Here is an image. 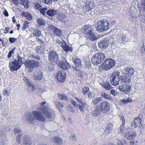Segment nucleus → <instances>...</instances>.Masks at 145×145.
Returning <instances> with one entry per match:
<instances>
[{
    "label": "nucleus",
    "instance_id": "f257e3e1",
    "mask_svg": "<svg viewBox=\"0 0 145 145\" xmlns=\"http://www.w3.org/2000/svg\"><path fill=\"white\" fill-rule=\"evenodd\" d=\"M120 120L122 122V125H121L120 127L121 132L123 133H125V136L128 140H133L136 137L135 133L134 131H130V128L127 129L124 127L125 120L123 116H121Z\"/></svg>",
    "mask_w": 145,
    "mask_h": 145
},
{
    "label": "nucleus",
    "instance_id": "f03ea898",
    "mask_svg": "<svg viewBox=\"0 0 145 145\" xmlns=\"http://www.w3.org/2000/svg\"><path fill=\"white\" fill-rule=\"evenodd\" d=\"M84 34L87 38L91 41H95L97 39V36L93 33L91 26L85 25L84 27Z\"/></svg>",
    "mask_w": 145,
    "mask_h": 145
},
{
    "label": "nucleus",
    "instance_id": "7ed1b4c3",
    "mask_svg": "<svg viewBox=\"0 0 145 145\" xmlns=\"http://www.w3.org/2000/svg\"><path fill=\"white\" fill-rule=\"evenodd\" d=\"M97 25V30L98 32L100 33L109 29V23L106 20H99L98 22Z\"/></svg>",
    "mask_w": 145,
    "mask_h": 145
},
{
    "label": "nucleus",
    "instance_id": "20e7f679",
    "mask_svg": "<svg viewBox=\"0 0 145 145\" xmlns=\"http://www.w3.org/2000/svg\"><path fill=\"white\" fill-rule=\"evenodd\" d=\"M120 72L117 71H115L112 74V76L110 77L111 84L114 86L119 84L120 80L119 75Z\"/></svg>",
    "mask_w": 145,
    "mask_h": 145
},
{
    "label": "nucleus",
    "instance_id": "39448f33",
    "mask_svg": "<svg viewBox=\"0 0 145 145\" xmlns=\"http://www.w3.org/2000/svg\"><path fill=\"white\" fill-rule=\"evenodd\" d=\"M143 118V115L142 114H140L138 117H135L134 120L131 124V127L132 128H135L138 127H140L142 125V119Z\"/></svg>",
    "mask_w": 145,
    "mask_h": 145
},
{
    "label": "nucleus",
    "instance_id": "423d86ee",
    "mask_svg": "<svg viewBox=\"0 0 145 145\" xmlns=\"http://www.w3.org/2000/svg\"><path fill=\"white\" fill-rule=\"evenodd\" d=\"M105 57L104 54L102 53L96 54L91 59L92 63H101Z\"/></svg>",
    "mask_w": 145,
    "mask_h": 145
},
{
    "label": "nucleus",
    "instance_id": "0eeeda50",
    "mask_svg": "<svg viewBox=\"0 0 145 145\" xmlns=\"http://www.w3.org/2000/svg\"><path fill=\"white\" fill-rule=\"evenodd\" d=\"M48 58L51 62L57 63L59 59L58 56L54 51H51L49 53Z\"/></svg>",
    "mask_w": 145,
    "mask_h": 145
},
{
    "label": "nucleus",
    "instance_id": "6e6552de",
    "mask_svg": "<svg viewBox=\"0 0 145 145\" xmlns=\"http://www.w3.org/2000/svg\"><path fill=\"white\" fill-rule=\"evenodd\" d=\"M99 106L103 113H106L108 112L110 108V104L106 101L101 102Z\"/></svg>",
    "mask_w": 145,
    "mask_h": 145
},
{
    "label": "nucleus",
    "instance_id": "1a4fd4ad",
    "mask_svg": "<svg viewBox=\"0 0 145 145\" xmlns=\"http://www.w3.org/2000/svg\"><path fill=\"white\" fill-rule=\"evenodd\" d=\"M32 114L35 118L37 120L43 122L46 120L45 117L42 115V113L38 111H33Z\"/></svg>",
    "mask_w": 145,
    "mask_h": 145
},
{
    "label": "nucleus",
    "instance_id": "9d476101",
    "mask_svg": "<svg viewBox=\"0 0 145 145\" xmlns=\"http://www.w3.org/2000/svg\"><path fill=\"white\" fill-rule=\"evenodd\" d=\"M56 78L57 80L60 82L63 83L65 80L66 75L65 73L59 71L56 74Z\"/></svg>",
    "mask_w": 145,
    "mask_h": 145
},
{
    "label": "nucleus",
    "instance_id": "9b49d317",
    "mask_svg": "<svg viewBox=\"0 0 145 145\" xmlns=\"http://www.w3.org/2000/svg\"><path fill=\"white\" fill-rule=\"evenodd\" d=\"M118 88L123 93L126 94H127L130 92L131 87L129 84H123L120 86Z\"/></svg>",
    "mask_w": 145,
    "mask_h": 145
},
{
    "label": "nucleus",
    "instance_id": "f8f14e48",
    "mask_svg": "<svg viewBox=\"0 0 145 145\" xmlns=\"http://www.w3.org/2000/svg\"><path fill=\"white\" fill-rule=\"evenodd\" d=\"M50 29L53 32L54 35L57 36L61 35L62 31L61 30L53 25L50 26Z\"/></svg>",
    "mask_w": 145,
    "mask_h": 145
},
{
    "label": "nucleus",
    "instance_id": "ddd939ff",
    "mask_svg": "<svg viewBox=\"0 0 145 145\" xmlns=\"http://www.w3.org/2000/svg\"><path fill=\"white\" fill-rule=\"evenodd\" d=\"M22 145H31L32 143L31 140L29 136L25 135L23 136L22 139Z\"/></svg>",
    "mask_w": 145,
    "mask_h": 145
},
{
    "label": "nucleus",
    "instance_id": "4468645a",
    "mask_svg": "<svg viewBox=\"0 0 145 145\" xmlns=\"http://www.w3.org/2000/svg\"><path fill=\"white\" fill-rule=\"evenodd\" d=\"M124 71L125 72V75H126V76L131 77L133 75L135 72L134 70L131 67L125 68Z\"/></svg>",
    "mask_w": 145,
    "mask_h": 145
},
{
    "label": "nucleus",
    "instance_id": "2eb2a0df",
    "mask_svg": "<svg viewBox=\"0 0 145 145\" xmlns=\"http://www.w3.org/2000/svg\"><path fill=\"white\" fill-rule=\"evenodd\" d=\"M101 112H102L99 106H97L94 107L92 115L93 116H97L101 114Z\"/></svg>",
    "mask_w": 145,
    "mask_h": 145
},
{
    "label": "nucleus",
    "instance_id": "dca6fc26",
    "mask_svg": "<svg viewBox=\"0 0 145 145\" xmlns=\"http://www.w3.org/2000/svg\"><path fill=\"white\" fill-rule=\"evenodd\" d=\"M93 7L92 2H88L86 3L85 5L83 7V9L85 12H87L91 10Z\"/></svg>",
    "mask_w": 145,
    "mask_h": 145
},
{
    "label": "nucleus",
    "instance_id": "f3484780",
    "mask_svg": "<svg viewBox=\"0 0 145 145\" xmlns=\"http://www.w3.org/2000/svg\"><path fill=\"white\" fill-rule=\"evenodd\" d=\"M120 81V82L125 84H128L131 82V77L126 76V75L124 76H121Z\"/></svg>",
    "mask_w": 145,
    "mask_h": 145
},
{
    "label": "nucleus",
    "instance_id": "a211bd4d",
    "mask_svg": "<svg viewBox=\"0 0 145 145\" xmlns=\"http://www.w3.org/2000/svg\"><path fill=\"white\" fill-rule=\"evenodd\" d=\"M25 118L27 121L29 123H31L35 120V118L32 113L30 112H28L26 113Z\"/></svg>",
    "mask_w": 145,
    "mask_h": 145
},
{
    "label": "nucleus",
    "instance_id": "6ab92c4d",
    "mask_svg": "<svg viewBox=\"0 0 145 145\" xmlns=\"http://www.w3.org/2000/svg\"><path fill=\"white\" fill-rule=\"evenodd\" d=\"M9 66L11 71L13 72L14 71H17L19 69L21 65L19 64H9Z\"/></svg>",
    "mask_w": 145,
    "mask_h": 145
},
{
    "label": "nucleus",
    "instance_id": "aec40b11",
    "mask_svg": "<svg viewBox=\"0 0 145 145\" xmlns=\"http://www.w3.org/2000/svg\"><path fill=\"white\" fill-rule=\"evenodd\" d=\"M115 64H101L99 67L101 69H105V70H109L113 67Z\"/></svg>",
    "mask_w": 145,
    "mask_h": 145
},
{
    "label": "nucleus",
    "instance_id": "412c9836",
    "mask_svg": "<svg viewBox=\"0 0 145 145\" xmlns=\"http://www.w3.org/2000/svg\"><path fill=\"white\" fill-rule=\"evenodd\" d=\"M99 47L101 48H104L107 47L108 46V43L106 39L99 42H98Z\"/></svg>",
    "mask_w": 145,
    "mask_h": 145
},
{
    "label": "nucleus",
    "instance_id": "4be33fe9",
    "mask_svg": "<svg viewBox=\"0 0 145 145\" xmlns=\"http://www.w3.org/2000/svg\"><path fill=\"white\" fill-rule=\"evenodd\" d=\"M117 40L119 42L124 43L127 40V38L122 33L120 35H118Z\"/></svg>",
    "mask_w": 145,
    "mask_h": 145
},
{
    "label": "nucleus",
    "instance_id": "5701e85b",
    "mask_svg": "<svg viewBox=\"0 0 145 145\" xmlns=\"http://www.w3.org/2000/svg\"><path fill=\"white\" fill-rule=\"evenodd\" d=\"M100 84L106 90H110L112 88V86L109 82H103Z\"/></svg>",
    "mask_w": 145,
    "mask_h": 145
},
{
    "label": "nucleus",
    "instance_id": "b1692460",
    "mask_svg": "<svg viewBox=\"0 0 145 145\" xmlns=\"http://www.w3.org/2000/svg\"><path fill=\"white\" fill-rule=\"evenodd\" d=\"M61 46L64 51L66 52L71 51L72 50L71 47L68 45L65 42H63L61 43Z\"/></svg>",
    "mask_w": 145,
    "mask_h": 145
},
{
    "label": "nucleus",
    "instance_id": "393cba45",
    "mask_svg": "<svg viewBox=\"0 0 145 145\" xmlns=\"http://www.w3.org/2000/svg\"><path fill=\"white\" fill-rule=\"evenodd\" d=\"M25 66L28 68L29 72H31L34 68L38 67L39 66V64H25Z\"/></svg>",
    "mask_w": 145,
    "mask_h": 145
},
{
    "label": "nucleus",
    "instance_id": "a878e982",
    "mask_svg": "<svg viewBox=\"0 0 145 145\" xmlns=\"http://www.w3.org/2000/svg\"><path fill=\"white\" fill-rule=\"evenodd\" d=\"M53 142L56 144L61 145L63 143L62 139L59 137H55L53 138Z\"/></svg>",
    "mask_w": 145,
    "mask_h": 145
},
{
    "label": "nucleus",
    "instance_id": "bb28decb",
    "mask_svg": "<svg viewBox=\"0 0 145 145\" xmlns=\"http://www.w3.org/2000/svg\"><path fill=\"white\" fill-rule=\"evenodd\" d=\"M23 79L28 86L31 88V90H33L35 89V87L30 82L29 80L27 78L25 77H24Z\"/></svg>",
    "mask_w": 145,
    "mask_h": 145
},
{
    "label": "nucleus",
    "instance_id": "cd10ccee",
    "mask_svg": "<svg viewBox=\"0 0 145 145\" xmlns=\"http://www.w3.org/2000/svg\"><path fill=\"white\" fill-rule=\"evenodd\" d=\"M33 77L35 80H40L43 78V75L40 71H39L37 72V75H34Z\"/></svg>",
    "mask_w": 145,
    "mask_h": 145
},
{
    "label": "nucleus",
    "instance_id": "c85d7f7f",
    "mask_svg": "<svg viewBox=\"0 0 145 145\" xmlns=\"http://www.w3.org/2000/svg\"><path fill=\"white\" fill-rule=\"evenodd\" d=\"M65 18L66 16L63 14H59L56 17V18L59 21H61L63 22H65Z\"/></svg>",
    "mask_w": 145,
    "mask_h": 145
},
{
    "label": "nucleus",
    "instance_id": "c756f323",
    "mask_svg": "<svg viewBox=\"0 0 145 145\" xmlns=\"http://www.w3.org/2000/svg\"><path fill=\"white\" fill-rule=\"evenodd\" d=\"M32 31L33 33L35 36L37 37H39L41 35V32L38 29L32 28Z\"/></svg>",
    "mask_w": 145,
    "mask_h": 145
},
{
    "label": "nucleus",
    "instance_id": "7c9ffc66",
    "mask_svg": "<svg viewBox=\"0 0 145 145\" xmlns=\"http://www.w3.org/2000/svg\"><path fill=\"white\" fill-rule=\"evenodd\" d=\"M57 95L59 98L61 100L68 101V99L67 96L65 94L58 93Z\"/></svg>",
    "mask_w": 145,
    "mask_h": 145
},
{
    "label": "nucleus",
    "instance_id": "2f4dec72",
    "mask_svg": "<svg viewBox=\"0 0 145 145\" xmlns=\"http://www.w3.org/2000/svg\"><path fill=\"white\" fill-rule=\"evenodd\" d=\"M112 127V124L111 123H109L108 124L105 130V132L106 134H108L111 132Z\"/></svg>",
    "mask_w": 145,
    "mask_h": 145
},
{
    "label": "nucleus",
    "instance_id": "473e14b6",
    "mask_svg": "<svg viewBox=\"0 0 145 145\" xmlns=\"http://www.w3.org/2000/svg\"><path fill=\"white\" fill-rule=\"evenodd\" d=\"M46 13L49 16H52L56 14V11L54 9H50L46 12Z\"/></svg>",
    "mask_w": 145,
    "mask_h": 145
},
{
    "label": "nucleus",
    "instance_id": "72a5a7b5",
    "mask_svg": "<svg viewBox=\"0 0 145 145\" xmlns=\"http://www.w3.org/2000/svg\"><path fill=\"white\" fill-rule=\"evenodd\" d=\"M35 50L36 52V53L38 54H41L43 53L44 49L43 47L40 46H37L35 48Z\"/></svg>",
    "mask_w": 145,
    "mask_h": 145
},
{
    "label": "nucleus",
    "instance_id": "f704fd0d",
    "mask_svg": "<svg viewBox=\"0 0 145 145\" xmlns=\"http://www.w3.org/2000/svg\"><path fill=\"white\" fill-rule=\"evenodd\" d=\"M58 66L60 68L65 70L67 69L70 67V64H58Z\"/></svg>",
    "mask_w": 145,
    "mask_h": 145
},
{
    "label": "nucleus",
    "instance_id": "c9c22d12",
    "mask_svg": "<svg viewBox=\"0 0 145 145\" xmlns=\"http://www.w3.org/2000/svg\"><path fill=\"white\" fill-rule=\"evenodd\" d=\"M102 100V98L101 97H96L92 101V103L95 105H97L100 103Z\"/></svg>",
    "mask_w": 145,
    "mask_h": 145
},
{
    "label": "nucleus",
    "instance_id": "e433bc0d",
    "mask_svg": "<svg viewBox=\"0 0 145 145\" xmlns=\"http://www.w3.org/2000/svg\"><path fill=\"white\" fill-rule=\"evenodd\" d=\"M82 67V64H74L72 65L74 69L76 71H80Z\"/></svg>",
    "mask_w": 145,
    "mask_h": 145
},
{
    "label": "nucleus",
    "instance_id": "4c0bfd02",
    "mask_svg": "<svg viewBox=\"0 0 145 145\" xmlns=\"http://www.w3.org/2000/svg\"><path fill=\"white\" fill-rule=\"evenodd\" d=\"M22 15L24 16L27 18L29 20H30L32 19L33 17L28 12H23L22 14Z\"/></svg>",
    "mask_w": 145,
    "mask_h": 145
},
{
    "label": "nucleus",
    "instance_id": "58836bf2",
    "mask_svg": "<svg viewBox=\"0 0 145 145\" xmlns=\"http://www.w3.org/2000/svg\"><path fill=\"white\" fill-rule=\"evenodd\" d=\"M115 63V61L111 58H107L105 59L102 63Z\"/></svg>",
    "mask_w": 145,
    "mask_h": 145
},
{
    "label": "nucleus",
    "instance_id": "ea45409f",
    "mask_svg": "<svg viewBox=\"0 0 145 145\" xmlns=\"http://www.w3.org/2000/svg\"><path fill=\"white\" fill-rule=\"evenodd\" d=\"M101 96L104 98L109 100L110 99V97L104 91H103L101 93Z\"/></svg>",
    "mask_w": 145,
    "mask_h": 145
},
{
    "label": "nucleus",
    "instance_id": "a19ab883",
    "mask_svg": "<svg viewBox=\"0 0 145 145\" xmlns=\"http://www.w3.org/2000/svg\"><path fill=\"white\" fill-rule=\"evenodd\" d=\"M40 109L43 112L44 114L46 112H47V111L49 110V108L48 106H41L40 108H39L38 109Z\"/></svg>",
    "mask_w": 145,
    "mask_h": 145
},
{
    "label": "nucleus",
    "instance_id": "79ce46f5",
    "mask_svg": "<svg viewBox=\"0 0 145 145\" xmlns=\"http://www.w3.org/2000/svg\"><path fill=\"white\" fill-rule=\"evenodd\" d=\"M54 67L53 64H49L48 67H46V70L49 72H51L54 70Z\"/></svg>",
    "mask_w": 145,
    "mask_h": 145
},
{
    "label": "nucleus",
    "instance_id": "37998d69",
    "mask_svg": "<svg viewBox=\"0 0 145 145\" xmlns=\"http://www.w3.org/2000/svg\"><path fill=\"white\" fill-rule=\"evenodd\" d=\"M22 134H20L18 135L17 136V137H16V141L18 144H20L21 143V138L22 137Z\"/></svg>",
    "mask_w": 145,
    "mask_h": 145
},
{
    "label": "nucleus",
    "instance_id": "c03bdc74",
    "mask_svg": "<svg viewBox=\"0 0 145 145\" xmlns=\"http://www.w3.org/2000/svg\"><path fill=\"white\" fill-rule=\"evenodd\" d=\"M89 90V88L88 87H84L83 88L82 94L84 95H86L87 94Z\"/></svg>",
    "mask_w": 145,
    "mask_h": 145
},
{
    "label": "nucleus",
    "instance_id": "a18cd8bd",
    "mask_svg": "<svg viewBox=\"0 0 145 145\" xmlns=\"http://www.w3.org/2000/svg\"><path fill=\"white\" fill-rule=\"evenodd\" d=\"M37 22L39 25H42L44 24V20L42 18H38Z\"/></svg>",
    "mask_w": 145,
    "mask_h": 145
},
{
    "label": "nucleus",
    "instance_id": "49530a36",
    "mask_svg": "<svg viewBox=\"0 0 145 145\" xmlns=\"http://www.w3.org/2000/svg\"><path fill=\"white\" fill-rule=\"evenodd\" d=\"M44 114L47 118H50L52 117V114L49 110Z\"/></svg>",
    "mask_w": 145,
    "mask_h": 145
},
{
    "label": "nucleus",
    "instance_id": "de8ad7c7",
    "mask_svg": "<svg viewBox=\"0 0 145 145\" xmlns=\"http://www.w3.org/2000/svg\"><path fill=\"white\" fill-rule=\"evenodd\" d=\"M34 6L35 8L38 10H40L42 8V6L39 3L37 2H36L34 4Z\"/></svg>",
    "mask_w": 145,
    "mask_h": 145
},
{
    "label": "nucleus",
    "instance_id": "09e8293b",
    "mask_svg": "<svg viewBox=\"0 0 145 145\" xmlns=\"http://www.w3.org/2000/svg\"><path fill=\"white\" fill-rule=\"evenodd\" d=\"M140 51L142 53L145 52V40H143L141 48Z\"/></svg>",
    "mask_w": 145,
    "mask_h": 145
},
{
    "label": "nucleus",
    "instance_id": "8fccbe9b",
    "mask_svg": "<svg viewBox=\"0 0 145 145\" xmlns=\"http://www.w3.org/2000/svg\"><path fill=\"white\" fill-rule=\"evenodd\" d=\"M76 108H78L80 111L82 113L85 112V110L84 108L82 107V106L80 104H78L77 105V107Z\"/></svg>",
    "mask_w": 145,
    "mask_h": 145
},
{
    "label": "nucleus",
    "instance_id": "3c124183",
    "mask_svg": "<svg viewBox=\"0 0 145 145\" xmlns=\"http://www.w3.org/2000/svg\"><path fill=\"white\" fill-rule=\"evenodd\" d=\"M29 22L27 21H25L24 22V24L23 26V28L25 29L28 27H29Z\"/></svg>",
    "mask_w": 145,
    "mask_h": 145
},
{
    "label": "nucleus",
    "instance_id": "603ef678",
    "mask_svg": "<svg viewBox=\"0 0 145 145\" xmlns=\"http://www.w3.org/2000/svg\"><path fill=\"white\" fill-rule=\"evenodd\" d=\"M47 10V8H41L40 10H39L40 13L44 16L46 15L45 12Z\"/></svg>",
    "mask_w": 145,
    "mask_h": 145
},
{
    "label": "nucleus",
    "instance_id": "864d4df0",
    "mask_svg": "<svg viewBox=\"0 0 145 145\" xmlns=\"http://www.w3.org/2000/svg\"><path fill=\"white\" fill-rule=\"evenodd\" d=\"M88 98L89 99H92L94 98V94L93 93V92L89 91L88 93Z\"/></svg>",
    "mask_w": 145,
    "mask_h": 145
},
{
    "label": "nucleus",
    "instance_id": "5fc2aeb1",
    "mask_svg": "<svg viewBox=\"0 0 145 145\" xmlns=\"http://www.w3.org/2000/svg\"><path fill=\"white\" fill-rule=\"evenodd\" d=\"M81 105L84 108V109L88 110L89 108V105L86 103H82Z\"/></svg>",
    "mask_w": 145,
    "mask_h": 145
},
{
    "label": "nucleus",
    "instance_id": "6e6d98bb",
    "mask_svg": "<svg viewBox=\"0 0 145 145\" xmlns=\"http://www.w3.org/2000/svg\"><path fill=\"white\" fill-rule=\"evenodd\" d=\"M43 2L46 5H50L52 3L51 0H42Z\"/></svg>",
    "mask_w": 145,
    "mask_h": 145
},
{
    "label": "nucleus",
    "instance_id": "4d7b16f0",
    "mask_svg": "<svg viewBox=\"0 0 145 145\" xmlns=\"http://www.w3.org/2000/svg\"><path fill=\"white\" fill-rule=\"evenodd\" d=\"M74 63H81V60L77 58H75L73 60Z\"/></svg>",
    "mask_w": 145,
    "mask_h": 145
},
{
    "label": "nucleus",
    "instance_id": "13d9d810",
    "mask_svg": "<svg viewBox=\"0 0 145 145\" xmlns=\"http://www.w3.org/2000/svg\"><path fill=\"white\" fill-rule=\"evenodd\" d=\"M15 49V48H14L13 49H12L8 53V55L7 56L8 57V58H10L12 56V54L13 53Z\"/></svg>",
    "mask_w": 145,
    "mask_h": 145
},
{
    "label": "nucleus",
    "instance_id": "bf43d9fd",
    "mask_svg": "<svg viewBox=\"0 0 145 145\" xmlns=\"http://www.w3.org/2000/svg\"><path fill=\"white\" fill-rule=\"evenodd\" d=\"M140 19L142 22L144 23L145 22V16L143 14H142L139 16Z\"/></svg>",
    "mask_w": 145,
    "mask_h": 145
},
{
    "label": "nucleus",
    "instance_id": "052dcab7",
    "mask_svg": "<svg viewBox=\"0 0 145 145\" xmlns=\"http://www.w3.org/2000/svg\"><path fill=\"white\" fill-rule=\"evenodd\" d=\"M16 39H17V38L10 37L9 39V41L10 43L12 44L15 42Z\"/></svg>",
    "mask_w": 145,
    "mask_h": 145
},
{
    "label": "nucleus",
    "instance_id": "680f3d73",
    "mask_svg": "<svg viewBox=\"0 0 145 145\" xmlns=\"http://www.w3.org/2000/svg\"><path fill=\"white\" fill-rule=\"evenodd\" d=\"M8 91L7 88H5L3 90V94L4 95H7L8 96L9 95V94L8 93Z\"/></svg>",
    "mask_w": 145,
    "mask_h": 145
},
{
    "label": "nucleus",
    "instance_id": "e2e57ef3",
    "mask_svg": "<svg viewBox=\"0 0 145 145\" xmlns=\"http://www.w3.org/2000/svg\"><path fill=\"white\" fill-rule=\"evenodd\" d=\"M7 42H8V40L7 39L6 40H2V44L3 46H7Z\"/></svg>",
    "mask_w": 145,
    "mask_h": 145
},
{
    "label": "nucleus",
    "instance_id": "0e129e2a",
    "mask_svg": "<svg viewBox=\"0 0 145 145\" xmlns=\"http://www.w3.org/2000/svg\"><path fill=\"white\" fill-rule=\"evenodd\" d=\"M14 130L15 134L20 133H21L22 131L19 128H15L14 129Z\"/></svg>",
    "mask_w": 145,
    "mask_h": 145
},
{
    "label": "nucleus",
    "instance_id": "69168bd1",
    "mask_svg": "<svg viewBox=\"0 0 145 145\" xmlns=\"http://www.w3.org/2000/svg\"><path fill=\"white\" fill-rule=\"evenodd\" d=\"M71 103L76 108L77 107V105H76V103L74 100H71Z\"/></svg>",
    "mask_w": 145,
    "mask_h": 145
},
{
    "label": "nucleus",
    "instance_id": "338daca9",
    "mask_svg": "<svg viewBox=\"0 0 145 145\" xmlns=\"http://www.w3.org/2000/svg\"><path fill=\"white\" fill-rule=\"evenodd\" d=\"M17 63H22V58L19 56H18Z\"/></svg>",
    "mask_w": 145,
    "mask_h": 145
},
{
    "label": "nucleus",
    "instance_id": "774afa93",
    "mask_svg": "<svg viewBox=\"0 0 145 145\" xmlns=\"http://www.w3.org/2000/svg\"><path fill=\"white\" fill-rule=\"evenodd\" d=\"M38 43L40 44L43 47L45 45V43L41 39L39 41V42H38Z\"/></svg>",
    "mask_w": 145,
    "mask_h": 145
}]
</instances>
